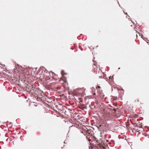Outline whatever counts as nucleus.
Returning <instances> with one entry per match:
<instances>
[{
    "label": "nucleus",
    "instance_id": "obj_1",
    "mask_svg": "<svg viewBox=\"0 0 149 149\" xmlns=\"http://www.w3.org/2000/svg\"><path fill=\"white\" fill-rule=\"evenodd\" d=\"M98 88H100V86H98Z\"/></svg>",
    "mask_w": 149,
    "mask_h": 149
}]
</instances>
